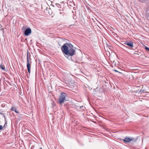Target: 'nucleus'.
<instances>
[{
    "label": "nucleus",
    "instance_id": "10",
    "mask_svg": "<svg viewBox=\"0 0 149 149\" xmlns=\"http://www.w3.org/2000/svg\"><path fill=\"white\" fill-rule=\"evenodd\" d=\"M3 128V127L2 125H0V130H2Z\"/></svg>",
    "mask_w": 149,
    "mask_h": 149
},
{
    "label": "nucleus",
    "instance_id": "12",
    "mask_svg": "<svg viewBox=\"0 0 149 149\" xmlns=\"http://www.w3.org/2000/svg\"><path fill=\"white\" fill-rule=\"evenodd\" d=\"M19 149H23L22 148L21 146L20 147H19Z\"/></svg>",
    "mask_w": 149,
    "mask_h": 149
},
{
    "label": "nucleus",
    "instance_id": "3",
    "mask_svg": "<svg viewBox=\"0 0 149 149\" xmlns=\"http://www.w3.org/2000/svg\"><path fill=\"white\" fill-rule=\"evenodd\" d=\"M27 69L28 70V72L30 74V69H31V65L30 64L31 63V61L29 60L28 55H27Z\"/></svg>",
    "mask_w": 149,
    "mask_h": 149
},
{
    "label": "nucleus",
    "instance_id": "4",
    "mask_svg": "<svg viewBox=\"0 0 149 149\" xmlns=\"http://www.w3.org/2000/svg\"><path fill=\"white\" fill-rule=\"evenodd\" d=\"M31 32V29L30 28H28L24 31V34L26 36H28Z\"/></svg>",
    "mask_w": 149,
    "mask_h": 149
},
{
    "label": "nucleus",
    "instance_id": "11",
    "mask_svg": "<svg viewBox=\"0 0 149 149\" xmlns=\"http://www.w3.org/2000/svg\"><path fill=\"white\" fill-rule=\"evenodd\" d=\"M15 112H16V113H18V111L16 109L15 110Z\"/></svg>",
    "mask_w": 149,
    "mask_h": 149
},
{
    "label": "nucleus",
    "instance_id": "15",
    "mask_svg": "<svg viewBox=\"0 0 149 149\" xmlns=\"http://www.w3.org/2000/svg\"><path fill=\"white\" fill-rule=\"evenodd\" d=\"M1 114V113H0V114Z\"/></svg>",
    "mask_w": 149,
    "mask_h": 149
},
{
    "label": "nucleus",
    "instance_id": "1",
    "mask_svg": "<svg viewBox=\"0 0 149 149\" xmlns=\"http://www.w3.org/2000/svg\"><path fill=\"white\" fill-rule=\"evenodd\" d=\"M61 49L64 54L66 55L72 56L74 55L75 51L73 46L70 43H65L62 46Z\"/></svg>",
    "mask_w": 149,
    "mask_h": 149
},
{
    "label": "nucleus",
    "instance_id": "5",
    "mask_svg": "<svg viewBox=\"0 0 149 149\" xmlns=\"http://www.w3.org/2000/svg\"><path fill=\"white\" fill-rule=\"evenodd\" d=\"M134 139L132 138H130L128 137H125V138L124 139H123V141L125 142L129 143L132 140Z\"/></svg>",
    "mask_w": 149,
    "mask_h": 149
},
{
    "label": "nucleus",
    "instance_id": "6",
    "mask_svg": "<svg viewBox=\"0 0 149 149\" xmlns=\"http://www.w3.org/2000/svg\"><path fill=\"white\" fill-rule=\"evenodd\" d=\"M127 45L130 46L131 47H132L133 46V43L131 42H127L125 43Z\"/></svg>",
    "mask_w": 149,
    "mask_h": 149
},
{
    "label": "nucleus",
    "instance_id": "14",
    "mask_svg": "<svg viewBox=\"0 0 149 149\" xmlns=\"http://www.w3.org/2000/svg\"><path fill=\"white\" fill-rule=\"evenodd\" d=\"M40 149H42V148H40Z\"/></svg>",
    "mask_w": 149,
    "mask_h": 149
},
{
    "label": "nucleus",
    "instance_id": "13",
    "mask_svg": "<svg viewBox=\"0 0 149 149\" xmlns=\"http://www.w3.org/2000/svg\"><path fill=\"white\" fill-rule=\"evenodd\" d=\"M114 71L116 72H118L117 70H114Z\"/></svg>",
    "mask_w": 149,
    "mask_h": 149
},
{
    "label": "nucleus",
    "instance_id": "9",
    "mask_svg": "<svg viewBox=\"0 0 149 149\" xmlns=\"http://www.w3.org/2000/svg\"><path fill=\"white\" fill-rule=\"evenodd\" d=\"M145 49L146 50H147V51H149V48L148 47H145Z\"/></svg>",
    "mask_w": 149,
    "mask_h": 149
},
{
    "label": "nucleus",
    "instance_id": "2",
    "mask_svg": "<svg viewBox=\"0 0 149 149\" xmlns=\"http://www.w3.org/2000/svg\"><path fill=\"white\" fill-rule=\"evenodd\" d=\"M66 96V94L64 93H61L58 98L59 102L60 104H62L64 102Z\"/></svg>",
    "mask_w": 149,
    "mask_h": 149
},
{
    "label": "nucleus",
    "instance_id": "7",
    "mask_svg": "<svg viewBox=\"0 0 149 149\" xmlns=\"http://www.w3.org/2000/svg\"><path fill=\"white\" fill-rule=\"evenodd\" d=\"M16 108L15 107H13L11 108V110L13 111H15V110Z\"/></svg>",
    "mask_w": 149,
    "mask_h": 149
},
{
    "label": "nucleus",
    "instance_id": "8",
    "mask_svg": "<svg viewBox=\"0 0 149 149\" xmlns=\"http://www.w3.org/2000/svg\"><path fill=\"white\" fill-rule=\"evenodd\" d=\"M0 68L3 70H5V68L4 67H3V66H2V65H0Z\"/></svg>",
    "mask_w": 149,
    "mask_h": 149
}]
</instances>
